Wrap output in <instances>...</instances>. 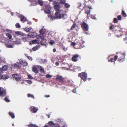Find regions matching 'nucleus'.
Returning <instances> with one entry per match:
<instances>
[{"label":"nucleus","instance_id":"1","mask_svg":"<svg viewBox=\"0 0 127 127\" xmlns=\"http://www.w3.org/2000/svg\"><path fill=\"white\" fill-rule=\"evenodd\" d=\"M46 30L44 27L42 28L39 31L40 34L36 36L37 38L38 39H42L44 38V36L43 35L45 33Z\"/></svg>","mask_w":127,"mask_h":127},{"label":"nucleus","instance_id":"2","mask_svg":"<svg viewBox=\"0 0 127 127\" xmlns=\"http://www.w3.org/2000/svg\"><path fill=\"white\" fill-rule=\"evenodd\" d=\"M79 77H80L81 79L83 80V81H85L86 80L87 77V74L84 72L79 73L78 74Z\"/></svg>","mask_w":127,"mask_h":127},{"label":"nucleus","instance_id":"3","mask_svg":"<svg viewBox=\"0 0 127 127\" xmlns=\"http://www.w3.org/2000/svg\"><path fill=\"white\" fill-rule=\"evenodd\" d=\"M53 5L54 6L55 10L57 12L62 10L60 9V6L58 2L56 1L54 2L53 3Z\"/></svg>","mask_w":127,"mask_h":127},{"label":"nucleus","instance_id":"4","mask_svg":"<svg viewBox=\"0 0 127 127\" xmlns=\"http://www.w3.org/2000/svg\"><path fill=\"white\" fill-rule=\"evenodd\" d=\"M45 9L44 10V12L48 14H50V10L51 9V7L50 6L49 4L46 5L45 6Z\"/></svg>","mask_w":127,"mask_h":127},{"label":"nucleus","instance_id":"5","mask_svg":"<svg viewBox=\"0 0 127 127\" xmlns=\"http://www.w3.org/2000/svg\"><path fill=\"white\" fill-rule=\"evenodd\" d=\"M63 12L62 10H60L59 11H57L55 13L56 17L55 19H60L62 18V13Z\"/></svg>","mask_w":127,"mask_h":127},{"label":"nucleus","instance_id":"6","mask_svg":"<svg viewBox=\"0 0 127 127\" xmlns=\"http://www.w3.org/2000/svg\"><path fill=\"white\" fill-rule=\"evenodd\" d=\"M12 41L11 40H9L7 42L5 45H6V47L8 48H12L14 47V44L12 45Z\"/></svg>","mask_w":127,"mask_h":127},{"label":"nucleus","instance_id":"7","mask_svg":"<svg viewBox=\"0 0 127 127\" xmlns=\"http://www.w3.org/2000/svg\"><path fill=\"white\" fill-rule=\"evenodd\" d=\"M93 8H92L91 7L88 6V8H86L85 9V13H86L87 14V17H88L90 16V14L91 10L90 9Z\"/></svg>","mask_w":127,"mask_h":127},{"label":"nucleus","instance_id":"8","mask_svg":"<svg viewBox=\"0 0 127 127\" xmlns=\"http://www.w3.org/2000/svg\"><path fill=\"white\" fill-rule=\"evenodd\" d=\"M82 26L85 31H88L89 29L88 25L86 23L83 22L82 25Z\"/></svg>","mask_w":127,"mask_h":127},{"label":"nucleus","instance_id":"9","mask_svg":"<svg viewBox=\"0 0 127 127\" xmlns=\"http://www.w3.org/2000/svg\"><path fill=\"white\" fill-rule=\"evenodd\" d=\"M6 95L5 91L2 88L0 87V96H4Z\"/></svg>","mask_w":127,"mask_h":127},{"label":"nucleus","instance_id":"10","mask_svg":"<svg viewBox=\"0 0 127 127\" xmlns=\"http://www.w3.org/2000/svg\"><path fill=\"white\" fill-rule=\"evenodd\" d=\"M12 76L17 81H19L21 78L20 76L17 74H13Z\"/></svg>","mask_w":127,"mask_h":127},{"label":"nucleus","instance_id":"11","mask_svg":"<svg viewBox=\"0 0 127 127\" xmlns=\"http://www.w3.org/2000/svg\"><path fill=\"white\" fill-rule=\"evenodd\" d=\"M19 17L21 18V21L23 22H24L26 21V18L24 16L22 15H18Z\"/></svg>","mask_w":127,"mask_h":127},{"label":"nucleus","instance_id":"12","mask_svg":"<svg viewBox=\"0 0 127 127\" xmlns=\"http://www.w3.org/2000/svg\"><path fill=\"white\" fill-rule=\"evenodd\" d=\"M21 60H19V62H17L14 64V66L15 67L20 68L21 66Z\"/></svg>","mask_w":127,"mask_h":127},{"label":"nucleus","instance_id":"13","mask_svg":"<svg viewBox=\"0 0 127 127\" xmlns=\"http://www.w3.org/2000/svg\"><path fill=\"white\" fill-rule=\"evenodd\" d=\"M28 36L29 38H33L36 36V33L34 32H30L28 35Z\"/></svg>","mask_w":127,"mask_h":127},{"label":"nucleus","instance_id":"14","mask_svg":"<svg viewBox=\"0 0 127 127\" xmlns=\"http://www.w3.org/2000/svg\"><path fill=\"white\" fill-rule=\"evenodd\" d=\"M22 44L21 40L19 39H17L16 40L13 42V44H17L18 45L19 44Z\"/></svg>","mask_w":127,"mask_h":127},{"label":"nucleus","instance_id":"15","mask_svg":"<svg viewBox=\"0 0 127 127\" xmlns=\"http://www.w3.org/2000/svg\"><path fill=\"white\" fill-rule=\"evenodd\" d=\"M47 127H53L55 124L52 121H49L47 124H46Z\"/></svg>","mask_w":127,"mask_h":127},{"label":"nucleus","instance_id":"16","mask_svg":"<svg viewBox=\"0 0 127 127\" xmlns=\"http://www.w3.org/2000/svg\"><path fill=\"white\" fill-rule=\"evenodd\" d=\"M31 111L33 113H35L38 110V109L37 108L33 106H32L30 108Z\"/></svg>","mask_w":127,"mask_h":127},{"label":"nucleus","instance_id":"17","mask_svg":"<svg viewBox=\"0 0 127 127\" xmlns=\"http://www.w3.org/2000/svg\"><path fill=\"white\" fill-rule=\"evenodd\" d=\"M79 56V55L77 54L74 55L72 58V61L74 62L77 61Z\"/></svg>","mask_w":127,"mask_h":127},{"label":"nucleus","instance_id":"18","mask_svg":"<svg viewBox=\"0 0 127 127\" xmlns=\"http://www.w3.org/2000/svg\"><path fill=\"white\" fill-rule=\"evenodd\" d=\"M55 19V18L53 17L52 15L48 16V18H47V20L48 21H51Z\"/></svg>","mask_w":127,"mask_h":127},{"label":"nucleus","instance_id":"19","mask_svg":"<svg viewBox=\"0 0 127 127\" xmlns=\"http://www.w3.org/2000/svg\"><path fill=\"white\" fill-rule=\"evenodd\" d=\"M81 40V39L80 38H78V39H76L75 40V42L76 44L79 43V44H81V42H80V40Z\"/></svg>","mask_w":127,"mask_h":127},{"label":"nucleus","instance_id":"20","mask_svg":"<svg viewBox=\"0 0 127 127\" xmlns=\"http://www.w3.org/2000/svg\"><path fill=\"white\" fill-rule=\"evenodd\" d=\"M42 40H41V44L42 45H45V44L47 42V40L45 39H43V38L41 39Z\"/></svg>","mask_w":127,"mask_h":127},{"label":"nucleus","instance_id":"21","mask_svg":"<svg viewBox=\"0 0 127 127\" xmlns=\"http://www.w3.org/2000/svg\"><path fill=\"white\" fill-rule=\"evenodd\" d=\"M36 67L39 69L40 71L42 73H44V68L43 67L39 65H36Z\"/></svg>","mask_w":127,"mask_h":127},{"label":"nucleus","instance_id":"22","mask_svg":"<svg viewBox=\"0 0 127 127\" xmlns=\"http://www.w3.org/2000/svg\"><path fill=\"white\" fill-rule=\"evenodd\" d=\"M30 2L32 3L33 5L37 4V0H28Z\"/></svg>","mask_w":127,"mask_h":127},{"label":"nucleus","instance_id":"23","mask_svg":"<svg viewBox=\"0 0 127 127\" xmlns=\"http://www.w3.org/2000/svg\"><path fill=\"white\" fill-rule=\"evenodd\" d=\"M15 33L17 35H19L22 36L25 35V34L22 32L20 31H16L15 32Z\"/></svg>","mask_w":127,"mask_h":127},{"label":"nucleus","instance_id":"24","mask_svg":"<svg viewBox=\"0 0 127 127\" xmlns=\"http://www.w3.org/2000/svg\"><path fill=\"white\" fill-rule=\"evenodd\" d=\"M63 78L62 76H60L59 75H58L57 76V77L56 78L57 80L59 81H62L63 80Z\"/></svg>","mask_w":127,"mask_h":127},{"label":"nucleus","instance_id":"25","mask_svg":"<svg viewBox=\"0 0 127 127\" xmlns=\"http://www.w3.org/2000/svg\"><path fill=\"white\" fill-rule=\"evenodd\" d=\"M9 78V76L7 75H1V77L0 78L1 79H8Z\"/></svg>","mask_w":127,"mask_h":127},{"label":"nucleus","instance_id":"26","mask_svg":"<svg viewBox=\"0 0 127 127\" xmlns=\"http://www.w3.org/2000/svg\"><path fill=\"white\" fill-rule=\"evenodd\" d=\"M32 71L35 73H38V70L37 68L35 66H33L32 68Z\"/></svg>","mask_w":127,"mask_h":127},{"label":"nucleus","instance_id":"27","mask_svg":"<svg viewBox=\"0 0 127 127\" xmlns=\"http://www.w3.org/2000/svg\"><path fill=\"white\" fill-rule=\"evenodd\" d=\"M37 3L40 5H42L43 4V2L42 0H37Z\"/></svg>","mask_w":127,"mask_h":127},{"label":"nucleus","instance_id":"28","mask_svg":"<svg viewBox=\"0 0 127 127\" xmlns=\"http://www.w3.org/2000/svg\"><path fill=\"white\" fill-rule=\"evenodd\" d=\"M21 65L22 64L24 66H26L28 65V63L24 61L21 60Z\"/></svg>","mask_w":127,"mask_h":127},{"label":"nucleus","instance_id":"29","mask_svg":"<svg viewBox=\"0 0 127 127\" xmlns=\"http://www.w3.org/2000/svg\"><path fill=\"white\" fill-rule=\"evenodd\" d=\"M1 69L3 71V72L4 71H5L7 70V66L6 65H4L2 66Z\"/></svg>","mask_w":127,"mask_h":127},{"label":"nucleus","instance_id":"30","mask_svg":"<svg viewBox=\"0 0 127 127\" xmlns=\"http://www.w3.org/2000/svg\"><path fill=\"white\" fill-rule=\"evenodd\" d=\"M32 44H37L39 43L40 42V41L38 40H35L32 41Z\"/></svg>","mask_w":127,"mask_h":127},{"label":"nucleus","instance_id":"31","mask_svg":"<svg viewBox=\"0 0 127 127\" xmlns=\"http://www.w3.org/2000/svg\"><path fill=\"white\" fill-rule=\"evenodd\" d=\"M5 58L3 56H0V60L2 62H5Z\"/></svg>","mask_w":127,"mask_h":127},{"label":"nucleus","instance_id":"32","mask_svg":"<svg viewBox=\"0 0 127 127\" xmlns=\"http://www.w3.org/2000/svg\"><path fill=\"white\" fill-rule=\"evenodd\" d=\"M22 39L24 40V42L28 41L29 40V38L27 37H24L22 38Z\"/></svg>","mask_w":127,"mask_h":127},{"label":"nucleus","instance_id":"33","mask_svg":"<svg viewBox=\"0 0 127 127\" xmlns=\"http://www.w3.org/2000/svg\"><path fill=\"white\" fill-rule=\"evenodd\" d=\"M31 29V28L27 27L25 28V30L26 32H29L30 31Z\"/></svg>","mask_w":127,"mask_h":127},{"label":"nucleus","instance_id":"34","mask_svg":"<svg viewBox=\"0 0 127 127\" xmlns=\"http://www.w3.org/2000/svg\"><path fill=\"white\" fill-rule=\"evenodd\" d=\"M62 18L64 19H66L67 18V16L66 14H63L62 13Z\"/></svg>","mask_w":127,"mask_h":127},{"label":"nucleus","instance_id":"35","mask_svg":"<svg viewBox=\"0 0 127 127\" xmlns=\"http://www.w3.org/2000/svg\"><path fill=\"white\" fill-rule=\"evenodd\" d=\"M28 126L29 127H38L37 125H35L33 124H29L28 125Z\"/></svg>","mask_w":127,"mask_h":127},{"label":"nucleus","instance_id":"36","mask_svg":"<svg viewBox=\"0 0 127 127\" xmlns=\"http://www.w3.org/2000/svg\"><path fill=\"white\" fill-rule=\"evenodd\" d=\"M9 115L12 118H15L14 114L13 113L11 112H10L9 113Z\"/></svg>","mask_w":127,"mask_h":127},{"label":"nucleus","instance_id":"37","mask_svg":"<svg viewBox=\"0 0 127 127\" xmlns=\"http://www.w3.org/2000/svg\"><path fill=\"white\" fill-rule=\"evenodd\" d=\"M6 35L10 39H11L12 38V35H11L9 33H7L6 34Z\"/></svg>","mask_w":127,"mask_h":127},{"label":"nucleus","instance_id":"38","mask_svg":"<svg viewBox=\"0 0 127 127\" xmlns=\"http://www.w3.org/2000/svg\"><path fill=\"white\" fill-rule=\"evenodd\" d=\"M39 48V47L38 46H35L32 48V50L33 51H35L38 49Z\"/></svg>","mask_w":127,"mask_h":127},{"label":"nucleus","instance_id":"39","mask_svg":"<svg viewBox=\"0 0 127 127\" xmlns=\"http://www.w3.org/2000/svg\"><path fill=\"white\" fill-rule=\"evenodd\" d=\"M27 95L28 97H29L32 98L33 99L34 98V96L33 95L30 94H28Z\"/></svg>","mask_w":127,"mask_h":127},{"label":"nucleus","instance_id":"40","mask_svg":"<svg viewBox=\"0 0 127 127\" xmlns=\"http://www.w3.org/2000/svg\"><path fill=\"white\" fill-rule=\"evenodd\" d=\"M122 14L124 17H126L127 16L126 13H125L124 11V10L122 11Z\"/></svg>","mask_w":127,"mask_h":127},{"label":"nucleus","instance_id":"41","mask_svg":"<svg viewBox=\"0 0 127 127\" xmlns=\"http://www.w3.org/2000/svg\"><path fill=\"white\" fill-rule=\"evenodd\" d=\"M49 43L50 44H51V45H52L53 44H54L55 43V42L53 40H51L49 42Z\"/></svg>","mask_w":127,"mask_h":127},{"label":"nucleus","instance_id":"42","mask_svg":"<svg viewBox=\"0 0 127 127\" xmlns=\"http://www.w3.org/2000/svg\"><path fill=\"white\" fill-rule=\"evenodd\" d=\"M54 127H60V126L58 125H54ZM61 127H67V126H62Z\"/></svg>","mask_w":127,"mask_h":127},{"label":"nucleus","instance_id":"43","mask_svg":"<svg viewBox=\"0 0 127 127\" xmlns=\"http://www.w3.org/2000/svg\"><path fill=\"white\" fill-rule=\"evenodd\" d=\"M52 77V76L51 75H50L49 74H47L46 75V77L47 78H51Z\"/></svg>","mask_w":127,"mask_h":127},{"label":"nucleus","instance_id":"44","mask_svg":"<svg viewBox=\"0 0 127 127\" xmlns=\"http://www.w3.org/2000/svg\"><path fill=\"white\" fill-rule=\"evenodd\" d=\"M3 73V71L2 70V69L1 68H0V78L1 77V74Z\"/></svg>","mask_w":127,"mask_h":127},{"label":"nucleus","instance_id":"45","mask_svg":"<svg viewBox=\"0 0 127 127\" xmlns=\"http://www.w3.org/2000/svg\"><path fill=\"white\" fill-rule=\"evenodd\" d=\"M15 26L17 28H20L21 27L20 24L18 23L16 24Z\"/></svg>","mask_w":127,"mask_h":127},{"label":"nucleus","instance_id":"46","mask_svg":"<svg viewBox=\"0 0 127 127\" xmlns=\"http://www.w3.org/2000/svg\"><path fill=\"white\" fill-rule=\"evenodd\" d=\"M65 2V0H61L60 1V3L62 4H64Z\"/></svg>","mask_w":127,"mask_h":127},{"label":"nucleus","instance_id":"47","mask_svg":"<svg viewBox=\"0 0 127 127\" xmlns=\"http://www.w3.org/2000/svg\"><path fill=\"white\" fill-rule=\"evenodd\" d=\"M4 99L5 101L7 102H9L10 101V100L8 99V98L6 97Z\"/></svg>","mask_w":127,"mask_h":127},{"label":"nucleus","instance_id":"48","mask_svg":"<svg viewBox=\"0 0 127 127\" xmlns=\"http://www.w3.org/2000/svg\"><path fill=\"white\" fill-rule=\"evenodd\" d=\"M65 6L66 7H69L70 5L69 4L66 3L65 4Z\"/></svg>","mask_w":127,"mask_h":127},{"label":"nucleus","instance_id":"49","mask_svg":"<svg viewBox=\"0 0 127 127\" xmlns=\"http://www.w3.org/2000/svg\"><path fill=\"white\" fill-rule=\"evenodd\" d=\"M75 25L74 24L73 25L71 28V30H72L74 29L75 28Z\"/></svg>","mask_w":127,"mask_h":127},{"label":"nucleus","instance_id":"50","mask_svg":"<svg viewBox=\"0 0 127 127\" xmlns=\"http://www.w3.org/2000/svg\"><path fill=\"white\" fill-rule=\"evenodd\" d=\"M91 18H92L93 19L97 20V19L94 16H93V15H91Z\"/></svg>","mask_w":127,"mask_h":127},{"label":"nucleus","instance_id":"51","mask_svg":"<svg viewBox=\"0 0 127 127\" xmlns=\"http://www.w3.org/2000/svg\"><path fill=\"white\" fill-rule=\"evenodd\" d=\"M114 23H117L118 22L117 19L116 18L114 19Z\"/></svg>","mask_w":127,"mask_h":127},{"label":"nucleus","instance_id":"52","mask_svg":"<svg viewBox=\"0 0 127 127\" xmlns=\"http://www.w3.org/2000/svg\"><path fill=\"white\" fill-rule=\"evenodd\" d=\"M28 77L29 79H33V77H32L30 75H28Z\"/></svg>","mask_w":127,"mask_h":127},{"label":"nucleus","instance_id":"53","mask_svg":"<svg viewBox=\"0 0 127 127\" xmlns=\"http://www.w3.org/2000/svg\"><path fill=\"white\" fill-rule=\"evenodd\" d=\"M76 44V43L75 42H72L71 43V45L73 46H74Z\"/></svg>","mask_w":127,"mask_h":127},{"label":"nucleus","instance_id":"54","mask_svg":"<svg viewBox=\"0 0 127 127\" xmlns=\"http://www.w3.org/2000/svg\"><path fill=\"white\" fill-rule=\"evenodd\" d=\"M27 57L30 60H32V59L31 57L28 56H27Z\"/></svg>","mask_w":127,"mask_h":127},{"label":"nucleus","instance_id":"55","mask_svg":"<svg viewBox=\"0 0 127 127\" xmlns=\"http://www.w3.org/2000/svg\"><path fill=\"white\" fill-rule=\"evenodd\" d=\"M27 83L29 84H31L32 83V82L31 80H27Z\"/></svg>","mask_w":127,"mask_h":127},{"label":"nucleus","instance_id":"56","mask_svg":"<svg viewBox=\"0 0 127 127\" xmlns=\"http://www.w3.org/2000/svg\"><path fill=\"white\" fill-rule=\"evenodd\" d=\"M118 18L119 20H121V15H119L118 16Z\"/></svg>","mask_w":127,"mask_h":127},{"label":"nucleus","instance_id":"57","mask_svg":"<svg viewBox=\"0 0 127 127\" xmlns=\"http://www.w3.org/2000/svg\"><path fill=\"white\" fill-rule=\"evenodd\" d=\"M60 57L59 56H57L56 57V60H59V59H60Z\"/></svg>","mask_w":127,"mask_h":127},{"label":"nucleus","instance_id":"58","mask_svg":"<svg viewBox=\"0 0 127 127\" xmlns=\"http://www.w3.org/2000/svg\"><path fill=\"white\" fill-rule=\"evenodd\" d=\"M114 27V26L113 25L111 26L110 27V29H112Z\"/></svg>","mask_w":127,"mask_h":127},{"label":"nucleus","instance_id":"59","mask_svg":"<svg viewBox=\"0 0 127 127\" xmlns=\"http://www.w3.org/2000/svg\"><path fill=\"white\" fill-rule=\"evenodd\" d=\"M63 120L62 119H61L60 120L58 119V121L59 122H63Z\"/></svg>","mask_w":127,"mask_h":127},{"label":"nucleus","instance_id":"60","mask_svg":"<svg viewBox=\"0 0 127 127\" xmlns=\"http://www.w3.org/2000/svg\"><path fill=\"white\" fill-rule=\"evenodd\" d=\"M118 58V56H116L114 57L115 61Z\"/></svg>","mask_w":127,"mask_h":127},{"label":"nucleus","instance_id":"61","mask_svg":"<svg viewBox=\"0 0 127 127\" xmlns=\"http://www.w3.org/2000/svg\"><path fill=\"white\" fill-rule=\"evenodd\" d=\"M113 59L112 58L110 60H109L108 61L110 62H112Z\"/></svg>","mask_w":127,"mask_h":127},{"label":"nucleus","instance_id":"62","mask_svg":"<svg viewBox=\"0 0 127 127\" xmlns=\"http://www.w3.org/2000/svg\"><path fill=\"white\" fill-rule=\"evenodd\" d=\"M89 1H91L92 3H94L95 2V1L94 0H89Z\"/></svg>","mask_w":127,"mask_h":127},{"label":"nucleus","instance_id":"63","mask_svg":"<svg viewBox=\"0 0 127 127\" xmlns=\"http://www.w3.org/2000/svg\"><path fill=\"white\" fill-rule=\"evenodd\" d=\"M27 24L29 25H31V22L30 21H27Z\"/></svg>","mask_w":127,"mask_h":127},{"label":"nucleus","instance_id":"64","mask_svg":"<svg viewBox=\"0 0 127 127\" xmlns=\"http://www.w3.org/2000/svg\"><path fill=\"white\" fill-rule=\"evenodd\" d=\"M76 91V89H74L73 90V92L74 93H75Z\"/></svg>","mask_w":127,"mask_h":127}]
</instances>
